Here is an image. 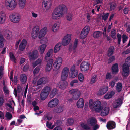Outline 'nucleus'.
Instances as JSON below:
<instances>
[{
    "mask_svg": "<svg viewBox=\"0 0 130 130\" xmlns=\"http://www.w3.org/2000/svg\"><path fill=\"white\" fill-rule=\"evenodd\" d=\"M68 8L66 6L61 4L56 7L52 13V18L53 19H58L67 13Z\"/></svg>",
    "mask_w": 130,
    "mask_h": 130,
    "instance_id": "nucleus-1",
    "label": "nucleus"
},
{
    "mask_svg": "<svg viewBox=\"0 0 130 130\" xmlns=\"http://www.w3.org/2000/svg\"><path fill=\"white\" fill-rule=\"evenodd\" d=\"M69 68L67 67L64 68L62 72L61 77L63 81L60 82L58 84L59 87L61 89H64L68 85V83L65 81L68 76Z\"/></svg>",
    "mask_w": 130,
    "mask_h": 130,
    "instance_id": "nucleus-2",
    "label": "nucleus"
},
{
    "mask_svg": "<svg viewBox=\"0 0 130 130\" xmlns=\"http://www.w3.org/2000/svg\"><path fill=\"white\" fill-rule=\"evenodd\" d=\"M89 105L90 108L93 109L97 112L101 111L103 109L101 102L96 101L93 102L92 99H90L89 101Z\"/></svg>",
    "mask_w": 130,
    "mask_h": 130,
    "instance_id": "nucleus-3",
    "label": "nucleus"
},
{
    "mask_svg": "<svg viewBox=\"0 0 130 130\" xmlns=\"http://www.w3.org/2000/svg\"><path fill=\"white\" fill-rule=\"evenodd\" d=\"M71 40V36L70 35H67L64 38L62 43H58L55 46L54 48V53H57L60 49L62 44L66 46L69 44Z\"/></svg>",
    "mask_w": 130,
    "mask_h": 130,
    "instance_id": "nucleus-4",
    "label": "nucleus"
},
{
    "mask_svg": "<svg viewBox=\"0 0 130 130\" xmlns=\"http://www.w3.org/2000/svg\"><path fill=\"white\" fill-rule=\"evenodd\" d=\"M5 5L8 9L12 10L15 8L17 3L15 0H6Z\"/></svg>",
    "mask_w": 130,
    "mask_h": 130,
    "instance_id": "nucleus-5",
    "label": "nucleus"
},
{
    "mask_svg": "<svg viewBox=\"0 0 130 130\" xmlns=\"http://www.w3.org/2000/svg\"><path fill=\"white\" fill-rule=\"evenodd\" d=\"M69 93L72 95L73 99L77 100L80 97L81 95L80 92L77 89H72L69 91Z\"/></svg>",
    "mask_w": 130,
    "mask_h": 130,
    "instance_id": "nucleus-6",
    "label": "nucleus"
},
{
    "mask_svg": "<svg viewBox=\"0 0 130 130\" xmlns=\"http://www.w3.org/2000/svg\"><path fill=\"white\" fill-rule=\"evenodd\" d=\"M9 19L10 21L14 23H17L20 20V16L16 13H14L9 16Z\"/></svg>",
    "mask_w": 130,
    "mask_h": 130,
    "instance_id": "nucleus-7",
    "label": "nucleus"
},
{
    "mask_svg": "<svg viewBox=\"0 0 130 130\" xmlns=\"http://www.w3.org/2000/svg\"><path fill=\"white\" fill-rule=\"evenodd\" d=\"M90 31V27L89 26H85L82 29L80 35L81 39L85 38L88 35Z\"/></svg>",
    "mask_w": 130,
    "mask_h": 130,
    "instance_id": "nucleus-8",
    "label": "nucleus"
},
{
    "mask_svg": "<svg viewBox=\"0 0 130 130\" xmlns=\"http://www.w3.org/2000/svg\"><path fill=\"white\" fill-rule=\"evenodd\" d=\"M129 67L123 64L122 66V75L124 77L128 76L130 73Z\"/></svg>",
    "mask_w": 130,
    "mask_h": 130,
    "instance_id": "nucleus-9",
    "label": "nucleus"
},
{
    "mask_svg": "<svg viewBox=\"0 0 130 130\" xmlns=\"http://www.w3.org/2000/svg\"><path fill=\"white\" fill-rule=\"evenodd\" d=\"M59 101V100L58 99L56 98L53 99L48 102L47 106L50 108L54 107L57 106Z\"/></svg>",
    "mask_w": 130,
    "mask_h": 130,
    "instance_id": "nucleus-10",
    "label": "nucleus"
},
{
    "mask_svg": "<svg viewBox=\"0 0 130 130\" xmlns=\"http://www.w3.org/2000/svg\"><path fill=\"white\" fill-rule=\"evenodd\" d=\"M90 65V63L87 61L82 62L80 65L81 70L84 72L87 71L89 69Z\"/></svg>",
    "mask_w": 130,
    "mask_h": 130,
    "instance_id": "nucleus-11",
    "label": "nucleus"
},
{
    "mask_svg": "<svg viewBox=\"0 0 130 130\" xmlns=\"http://www.w3.org/2000/svg\"><path fill=\"white\" fill-rule=\"evenodd\" d=\"M62 62V60L61 58H58L56 59L54 63L53 67L57 70L59 69L60 67Z\"/></svg>",
    "mask_w": 130,
    "mask_h": 130,
    "instance_id": "nucleus-12",
    "label": "nucleus"
},
{
    "mask_svg": "<svg viewBox=\"0 0 130 130\" xmlns=\"http://www.w3.org/2000/svg\"><path fill=\"white\" fill-rule=\"evenodd\" d=\"M78 73L77 70L75 69V66L73 65L71 69L69 76L70 78H74L78 74Z\"/></svg>",
    "mask_w": 130,
    "mask_h": 130,
    "instance_id": "nucleus-13",
    "label": "nucleus"
},
{
    "mask_svg": "<svg viewBox=\"0 0 130 130\" xmlns=\"http://www.w3.org/2000/svg\"><path fill=\"white\" fill-rule=\"evenodd\" d=\"M29 58L31 60H34L37 58L38 56V52L36 50H34L29 53Z\"/></svg>",
    "mask_w": 130,
    "mask_h": 130,
    "instance_id": "nucleus-14",
    "label": "nucleus"
},
{
    "mask_svg": "<svg viewBox=\"0 0 130 130\" xmlns=\"http://www.w3.org/2000/svg\"><path fill=\"white\" fill-rule=\"evenodd\" d=\"M64 109V107L63 105H59L56 106L54 109L53 111L55 113H60L62 112Z\"/></svg>",
    "mask_w": 130,
    "mask_h": 130,
    "instance_id": "nucleus-15",
    "label": "nucleus"
},
{
    "mask_svg": "<svg viewBox=\"0 0 130 130\" xmlns=\"http://www.w3.org/2000/svg\"><path fill=\"white\" fill-rule=\"evenodd\" d=\"M122 103V99L120 98H118L115 101L113 104V106L115 108L119 107L121 106Z\"/></svg>",
    "mask_w": 130,
    "mask_h": 130,
    "instance_id": "nucleus-16",
    "label": "nucleus"
},
{
    "mask_svg": "<svg viewBox=\"0 0 130 130\" xmlns=\"http://www.w3.org/2000/svg\"><path fill=\"white\" fill-rule=\"evenodd\" d=\"M39 27L37 26L35 27L32 29V38L35 39L37 36L39 32Z\"/></svg>",
    "mask_w": 130,
    "mask_h": 130,
    "instance_id": "nucleus-17",
    "label": "nucleus"
},
{
    "mask_svg": "<svg viewBox=\"0 0 130 130\" xmlns=\"http://www.w3.org/2000/svg\"><path fill=\"white\" fill-rule=\"evenodd\" d=\"M116 127V124L115 122L110 121L108 122L107 124L106 127L108 129L111 130L115 128Z\"/></svg>",
    "mask_w": 130,
    "mask_h": 130,
    "instance_id": "nucleus-18",
    "label": "nucleus"
},
{
    "mask_svg": "<svg viewBox=\"0 0 130 130\" xmlns=\"http://www.w3.org/2000/svg\"><path fill=\"white\" fill-rule=\"evenodd\" d=\"M27 44V40L25 39H23L19 45V50L21 51H23L25 49Z\"/></svg>",
    "mask_w": 130,
    "mask_h": 130,
    "instance_id": "nucleus-19",
    "label": "nucleus"
},
{
    "mask_svg": "<svg viewBox=\"0 0 130 130\" xmlns=\"http://www.w3.org/2000/svg\"><path fill=\"white\" fill-rule=\"evenodd\" d=\"M47 61V62L46 67V72H48L50 71L51 69L53 60V59H51Z\"/></svg>",
    "mask_w": 130,
    "mask_h": 130,
    "instance_id": "nucleus-20",
    "label": "nucleus"
},
{
    "mask_svg": "<svg viewBox=\"0 0 130 130\" xmlns=\"http://www.w3.org/2000/svg\"><path fill=\"white\" fill-rule=\"evenodd\" d=\"M87 122L89 125L92 126H94L96 124L97 121L95 118L91 117L88 119Z\"/></svg>",
    "mask_w": 130,
    "mask_h": 130,
    "instance_id": "nucleus-21",
    "label": "nucleus"
},
{
    "mask_svg": "<svg viewBox=\"0 0 130 130\" xmlns=\"http://www.w3.org/2000/svg\"><path fill=\"white\" fill-rule=\"evenodd\" d=\"M3 35L6 39L9 40L12 37V32L8 30H5L3 32Z\"/></svg>",
    "mask_w": 130,
    "mask_h": 130,
    "instance_id": "nucleus-22",
    "label": "nucleus"
},
{
    "mask_svg": "<svg viewBox=\"0 0 130 130\" xmlns=\"http://www.w3.org/2000/svg\"><path fill=\"white\" fill-rule=\"evenodd\" d=\"M6 19L5 13L3 11L0 12V24L3 23Z\"/></svg>",
    "mask_w": 130,
    "mask_h": 130,
    "instance_id": "nucleus-23",
    "label": "nucleus"
},
{
    "mask_svg": "<svg viewBox=\"0 0 130 130\" xmlns=\"http://www.w3.org/2000/svg\"><path fill=\"white\" fill-rule=\"evenodd\" d=\"M108 87L106 86H104L101 88L99 91L98 94L100 95H102L105 93L108 90Z\"/></svg>",
    "mask_w": 130,
    "mask_h": 130,
    "instance_id": "nucleus-24",
    "label": "nucleus"
},
{
    "mask_svg": "<svg viewBox=\"0 0 130 130\" xmlns=\"http://www.w3.org/2000/svg\"><path fill=\"white\" fill-rule=\"evenodd\" d=\"M47 31V27H45L42 29L40 31L39 34V38L40 39L42 37L44 36Z\"/></svg>",
    "mask_w": 130,
    "mask_h": 130,
    "instance_id": "nucleus-25",
    "label": "nucleus"
},
{
    "mask_svg": "<svg viewBox=\"0 0 130 130\" xmlns=\"http://www.w3.org/2000/svg\"><path fill=\"white\" fill-rule=\"evenodd\" d=\"M84 101L83 99V98H80L76 103L77 107L80 108H82L84 106Z\"/></svg>",
    "mask_w": 130,
    "mask_h": 130,
    "instance_id": "nucleus-26",
    "label": "nucleus"
},
{
    "mask_svg": "<svg viewBox=\"0 0 130 130\" xmlns=\"http://www.w3.org/2000/svg\"><path fill=\"white\" fill-rule=\"evenodd\" d=\"M101 113V115L102 116H105L109 113V109L108 107H106L102 109Z\"/></svg>",
    "mask_w": 130,
    "mask_h": 130,
    "instance_id": "nucleus-27",
    "label": "nucleus"
},
{
    "mask_svg": "<svg viewBox=\"0 0 130 130\" xmlns=\"http://www.w3.org/2000/svg\"><path fill=\"white\" fill-rule=\"evenodd\" d=\"M111 71L113 74H116L118 71V64L117 63L114 64L112 66Z\"/></svg>",
    "mask_w": 130,
    "mask_h": 130,
    "instance_id": "nucleus-28",
    "label": "nucleus"
},
{
    "mask_svg": "<svg viewBox=\"0 0 130 130\" xmlns=\"http://www.w3.org/2000/svg\"><path fill=\"white\" fill-rule=\"evenodd\" d=\"M115 92L112 91L108 92L104 96V98L106 99H108L111 98L114 95Z\"/></svg>",
    "mask_w": 130,
    "mask_h": 130,
    "instance_id": "nucleus-29",
    "label": "nucleus"
},
{
    "mask_svg": "<svg viewBox=\"0 0 130 130\" xmlns=\"http://www.w3.org/2000/svg\"><path fill=\"white\" fill-rule=\"evenodd\" d=\"M114 47L113 46H111L107 51V55L108 57H110L113 55L114 53Z\"/></svg>",
    "mask_w": 130,
    "mask_h": 130,
    "instance_id": "nucleus-30",
    "label": "nucleus"
},
{
    "mask_svg": "<svg viewBox=\"0 0 130 130\" xmlns=\"http://www.w3.org/2000/svg\"><path fill=\"white\" fill-rule=\"evenodd\" d=\"M53 49H50L48 51L45 55V59L46 61H48L51 55L53 53Z\"/></svg>",
    "mask_w": 130,
    "mask_h": 130,
    "instance_id": "nucleus-31",
    "label": "nucleus"
},
{
    "mask_svg": "<svg viewBox=\"0 0 130 130\" xmlns=\"http://www.w3.org/2000/svg\"><path fill=\"white\" fill-rule=\"evenodd\" d=\"M22 90V88L19 85L17 86V88H14V93L15 96H17V93H20L21 91Z\"/></svg>",
    "mask_w": 130,
    "mask_h": 130,
    "instance_id": "nucleus-32",
    "label": "nucleus"
},
{
    "mask_svg": "<svg viewBox=\"0 0 130 130\" xmlns=\"http://www.w3.org/2000/svg\"><path fill=\"white\" fill-rule=\"evenodd\" d=\"M48 94L42 91L40 94V97L41 99L42 100H44L48 96Z\"/></svg>",
    "mask_w": 130,
    "mask_h": 130,
    "instance_id": "nucleus-33",
    "label": "nucleus"
},
{
    "mask_svg": "<svg viewBox=\"0 0 130 130\" xmlns=\"http://www.w3.org/2000/svg\"><path fill=\"white\" fill-rule=\"evenodd\" d=\"M74 123L73 119L72 118H68L67 120L66 125L67 126H70L72 125Z\"/></svg>",
    "mask_w": 130,
    "mask_h": 130,
    "instance_id": "nucleus-34",
    "label": "nucleus"
},
{
    "mask_svg": "<svg viewBox=\"0 0 130 130\" xmlns=\"http://www.w3.org/2000/svg\"><path fill=\"white\" fill-rule=\"evenodd\" d=\"M57 92L58 90L56 88L53 89L50 93L49 96L51 98H53L57 94Z\"/></svg>",
    "mask_w": 130,
    "mask_h": 130,
    "instance_id": "nucleus-35",
    "label": "nucleus"
},
{
    "mask_svg": "<svg viewBox=\"0 0 130 130\" xmlns=\"http://www.w3.org/2000/svg\"><path fill=\"white\" fill-rule=\"evenodd\" d=\"M5 40L2 33L0 32V48H2L3 47V42Z\"/></svg>",
    "mask_w": 130,
    "mask_h": 130,
    "instance_id": "nucleus-36",
    "label": "nucleus"
},
{
    "mask_svg": "<svg viewBox=\"0 0 130 130\" xmlns=\"http://www.w3.org/2000/svg\"><path fill=\"white\" fill-rule=\"evenodd\" d=\"M46 82V79L45 77H42L40 78L37 81V85L39 86L41 84H45Z\"/></svg>",
    "mask_w": 130,
    "mask_h": 130,
    "instance_id": "nucleus-37",
    "label": "nucleus"
},
{
    "mask_svg": "<svg viewBox=\"0 0 130 130\" xmlns=\"http://www.w3.org/2000/svg\"><path fill=\"white\" fill-rule=\"evenodd\" d=\"M26 0H19V5L20 8L23 9L24 7Z\"/></svg>",
    "mask_w": 130,
    "mask_h": 130,
    "instance_id": "nucleus-38",
    "label": "nucleus"
},
{
    "mask_svg": "<svg viewBox=\"0 0 130 130\" xmlns=\"http://www.w3.org/2000/svg\"><path fill=\"white\" fill-rule=\"evenodd\" d=\"M10 60L13 62H14L15 63L16 62V58L13 53L10 52L9 54Z\"/></svg>",
    "mask_w": 130,
    "mask_h": 130,
    "instance_id": "nucleus-39",
    "label": "nucleus"
},
{
    "mask_svg": "<svg viewBox=\"0 0 130 130\" xmlns=\"http://www.w3.org/2000/svg\"><path fill=\"white\" fill-rule=\"evenodd\" d=\"M102 34V32L97 31L94 32L93 34V37L95 38H97L100 37Z\"/></svg>",
    "mask_w": 130,
    "mask_h": 130,
    "instance_id": "nucleus-40",
    "label": "nucleus"
},
{
    "mask_svg": "<svg viewBox=\"0 0 130 130\" xmlns=\"http://www.w3.org/2000/svg\"><path fill=\"white\" fill-rule=\"evenodd\" d=\"M122 88V84L121 83L118 82L117 83L116 87V89L119 92L121 90Z\"/></svg>",
    "mask_w": 130,
    "mask_h": 130,
    "instance_id": "nucleus-41",
    "label": "nucleus"
},
{
    "mask_svg": "<svg viewBox=\"0 0 130 130\" xmlns=\"http://www.w3.org/2000/svg\"><path fill=\"white\" fill-rule=\"evenodd\" d=\"M78 45V39H75L74 45L73 46V52L74 53H75V52L76 51V48L77 47Z\"/></svg>",
    "mask_w": 130,
    "mask_h": 130,
    "instance_id": "nucleus-42",
    "label": "nucleus"
},
{
    "mask_svg": "<svg viewBox=\"0 0 130 130\" xmlns=\"http://www.w3.org/2000/svg\"><path fill=\"white\" fill-rule=\"evenodd\" d=\"M42 5L47 10L50 8L52 5V3H42Z\"/></svg>",
    "mask_w": 130,
    "mask_h": 130,
    "instance_id": "nucleus-43",
    "label": "nucleus"
},
{
    "mask_svg": "<svg viewBox=\"0 0 130 130\" xmlns=\"http://www.w3.org/2000/svg\"><path fill=\"white\" fill-rule=\"evenodd\" d=\"M27 77L26 75L24 74L21 75V80L22 84H24L26 81Z\"/></svg>",
    "mask_w": 130,
    "mask_h": 130,
    "instance_id": "nucleus-44",
    "label": "nucleus"
},
{
    "mask_svg": "<svg viewBox=\"0 0 130 130\" xmlns=\"http://www.w3.org/2000/svg\"><path fill=\"white\" fill-rule=\"evenodd\" d=\"M46 47V45L44 44L42 45L39 47L40 52L41 54L43 53Z\"/></svg>",
    "mask_w": 130,
    "mask_h": 130,
    "instance_id": "nucleus-45",
    "label": "nucleus"
},
{
    "mask_svg": "<svg viewBox=\"0 0 130 130\" xmlns=\"http://www.w3.org/2000/svg\"><path fill=\"white\" fill-rule=\"evenodd\" d=\"M59 26H58L57 24L55 23L52 26V30L54 32H56L59 29Z\"/></svg>",
    "mask_w": 130,
    "mask_h": 130,
    "instance_id": "nucleus-46",
    "label": "nucleus"
},
{
    "mask_svg": "<svg viewBox=\"0 0 130 130\" xmlns=\"http://www.w3.org/2000/svg\"><path fill=\"white\" fill-rule=\"evenodd\" d=\"M80 125L85 130H89L91 128L90 127L88 126L87 124H84L83 123H81Z\"/></svg>",
    "mask_w": 130,
    "mask_h": 130,
    "instance_id": "nucleus-47",
    "label": "nucleus"
},
{
    "mask_svg": "<svg viewBox=\"0 0 130 130\" xmlns=\"http://www.w3.org/2000/svg\"><path fill=\"white\" fill-rule=\"evenodd\" d=\"M42 91L49 94L50 92L51 91V88L49 86L45 87Z\"/></svg>",
    "mask_w": 130,
    "mask_h": 130,
    "instance_id": "nucleus-48",
    "label": "nucleus"
},
{
    "mask_svg": "<svg viewBox=\"0 0 130 130\" xmlns=\"http://www.w3.org/2000/svg\"><path fill=\"white\" fill-rule=\"evenodd\" d=\"M110 9L111 11L114 10L116 7V4L115 3H110Z\"/></svg>",
    "mask_w": 130,
    "mask_h": 130,
    "instance_id": "nucleus-49",
    "label": "nucleus"
},
{
    "mask_svg": "<svg viewBox=\"0 0 130 130\" xmlns=\"http://www.w3.org/2000/svg\"><path fill=\"white\" fill-rule=\"evenodd\" d=\"M111 37L112 38L114 39H116V30L114 29H113L111 32Z\"/></svg>",
    "mask_w": 130,
    "mask_h": 130,
    "instance_id": "nucleus-50",
    "label": "nucleus"
},
{
    "mask_svg": "<svg viewBox=\"0 0 130 130\" xmlns=\"http://www.w3.org/2000/svg\"><path fill=\"white\" fill-rule=\"evenodd\" d=\"M5 117L8 120H10L12 118V115L11 113L7 112L5 115Z\"/></svg>",
    "mask_w": 130,
    "mask_h": 130,
    "instance_id": "nucleus-51",
    "label": "nucleus"
},
{
    "mask_svg": "<svg viewBox=\"0 0 130 130\" xmlns=\"http://www.w3.org/2000/svg\"><path fill=\"white\" fill-rule=\"evenodd\" d=\"M124 64L130 67V56L126 58L125 59V63Z\"/></svg>",
    "mask_w": 130,
    "mask_h": 130,
    "instance_id": "nucleus-52",
    "label": "nucleus"
},
{
    "mask_svg": "<svg viewBox=\"0 0 130 130\" xmlns=\"http://www.w3.org/2000/svg\"><path fill=\"white\" fill-rule=\"evenodd\" d=\"M122 41L123 44L125 43L127 41L128 37L125 34H123L122 36Z\"/></svg>",
    "mask_w": 130,
    "mask_h": 130,
    "instance_id": "nucleus-53",
    "label": "nucleus"
},
{
    "mask_svg": "<svg viewBox=\"0 0 130 130\" xmlns=\"http://www.w3.org/2000/svg\"><path fill=\"white\" fill-rule=\"evenodd\" d=\"M109 13H107L103 15L102 16V19L104 21H106L108 18L109 16Z\"/></svg>",
    "mask_w": 130,
    "mask_h": 130,
    "instance_id": "nucleus-54",
    "label": "nucleus"
},
{
    "mask_svg": "<svg viewBox=\"0 0 130 130\" xmlns=\"http://www.w3.org/2000/svg\"><path fill=\"white\" fill-rule=\"evenodd\" d=\"M42 61V60L41 59H38L35 62L33 63V66L34 67H35L38 64H40Z\"/></svg>",
    "mask_w": 130,
    "mask_h": 130,
    "instance_id": "nucleus-55",
    "label": "nucleus"
},
{
    "mask_svg": "<svg viewBox=\"0 0 130 130\" xmlns=\"http://www.w3.org/2000/svg\"><path fill=\"white\" fill-rule=\"evenodd\" d=\"M117 36L118 39V44L120 45L121 40V35L119 33H117Z\"/></svg>",
    "mask_w": 130,
    "mask_h": 130,
    "instance_id": "nucleus-56",
    "label": "nucleus"
},
{
    "mask_svg": "<svg viewBox=\"0 0 130 130\" xmlns=\"http://www.w3.org/2000/svg\"><path fill=\"white\" fill-rule=\"evenodd\" d=\"M73 17L72 13H69L66 16L67 19L70 21L71 20Z\"/></svg>",
    "mask_w": 130,
    "mask_h": 130,
    "instance_id": "nucleus-57",
    "label": "nucleus"
},
{
    "mask_svg": "<svg viewBox=\"0 0 130 130\" xmlns=\"http://www.w3.org/2000/svg\"><path fill=\"white\" fill-rule=\"evenodd\" d=\"M52 118V116H50L48 115H46L44 117V119L46 121L47 119L48 121L51 120Z\"/></svg>",
    "mask_w": 130,
    "mask_h": 130,
    "instance_id": "nucleus-58",
    "label": "nucleus"
},
{
    "mask_svg": "<svg viewBox=\"0 0 130 130\" xmlns=\"http://www.w3.org/2000/svg\"><path fill=\"white\" fill-rule=\"evenodd\" d=\"M115 59V57L114 56H112L109 57L108 59V63H111Z\"/></svg>",
    "mask_w": 130,
    "mask_h": 130,
    "instance_id": "nucleus-59",
    "label": "nucleus"
},
{
    "mask_svg": "<svg viewBox=\"0 0 130 130\" xmlns=\"http://www.w3.org/2000/svg\"><path fill=\"white\" fill-rule=\"evenodd\" d=\"M78 79L80 81L82 82L83 81L84 79V76L82 74L80 73L79 74Z\"/></svg>",
    "mask_w": 130,
    "mask_h": 130,
    "instance_id": "nucleus-60",
    "label": "nucleus"
},
{
    "mask_svg": "<svg viewBox=\"0 0 130 130\" xmlns=\"http://www.w3.org/2000/svg\"><path fill=\"white\" fill-rule=\"evenodd\" d=\"M112 78L111 74L109 73H107L105 79H110Z\"/></svg>",
    "mask_w": 130,
    "mask_h": 130,
    "instance_id": "nucleus-61",
    "label": "nucleus"
},
{
    "mask_svg": "<svg viewBox=\"0 0 130 130\" xmlns=\"http://www.w3.org/2000/svg\"><path fill=\"white\" fill-rule=\"evenodd\" d=\"M4 99L3 97H0V107L2 106L4 102Z\"/></svg>",
    "mask_w": 130,
    "mask_h": 130,
    "instance_id": "nucleus-62",
    "label": "nucleus"
},
{
    "mask_svg": "<svg viewBox=\"0 0 130 130\" xmlns=\"http://www.w3.org/2000/svg\"><path fill=\"white\" fill-rule=\"evenodd\" d=\"M3 90L5 94H8L9 93V91L7 88V87H3Z\"/></svg>",
    "mask_w": 130,
    "mask_h": 130,
    "instance_id": "nucleus-63",
    "label": "nucleus"
},
{
    "mask_svg": "<svg viewBox=\"0 0 130 130\" xmlns=\"http://www.w3.org/2000/svg\"><path fill=\"white\" fill-rule=\"evenodd\" d=\"M52 124V123L51 122H49L48 121H47L46 126L49 129H52L53 128V127H51Z\"/></svg>",
    "mask_w": 130,
    "mask_h": 130,
    "instance_id": "nucleus-64",
    "label": "nucleus"
}]
</instances>
